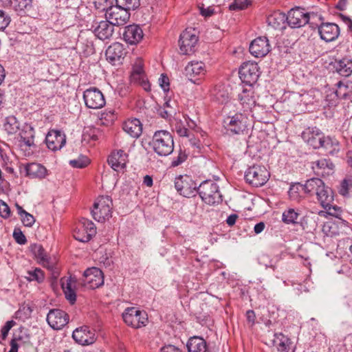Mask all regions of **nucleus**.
Instances as JSON below:
<instances>
[{
  "label": "nucleus",
  "mask_w": 352,
  "mask_h": 352,
  "mask_svg": "<svg viewBox=\"0 0 352 352\" xmlns=\"http://www.w3.org/2000/svg\"><path fill=\"white\" fill-rule=\"evenodd\" d=\"M232 89L228 86L221 94V113L223 114V126L225 133L229 135L242 133L246 129L244 117L241 113H237L236 106L232 99Z\"/></svg>",
  "instance_id": "obj_1"
},
{
  "label": "nucleus",
  "mask_w": 352,
  "mask_h": 352,
  "mask_svg": "<svg viewBox=\"0 0 352 352\" xmlns=\"http://www.w3.org/2000/svg\"><path fill=\"white\" fill-rule=\"evenodd\" d=\"M304 192L310 195H316L321 206L331 215H336L340 208L333 206V191L324 185L323 181L319 178L313 177L306 181L304 184Z\"/></svg>",
  "instance_id": "obj_2"
},
{
  "label": "nucleus",
  "mask_w": 352,
  "mask_h": 352,
  "mask_svg": "<svg viewBox=\"0 0 352 352\" xmlns=\"http://www.w3.org/2000/svg\"><path fill=\"white\" fill-rule=\"evenodd\" d=\"M150 146L159 156L166 157L174 150V140L172 134L166 130H159L154 133Z\"/></svg>",
  "instance_id": "obj_3"
},
{
  "label": "nucleus",
  "mask_w": 352,
  "mask_h": 352,
  "mask_svg": "<svg viewBox=\"0 0 352 352\" xmlns=\"http://www.w3.org/2000/svg\"><path fill=\"white\" fill-rule=\"evenodd\" d=\"M197 193L206 204L215 205L220 202L219 186L211 179L202 182L198 186Z\"/></svg>",
  "instance_id": "obj_4"
},
{
  "label": "nucleus",
  "mask_w": 352,
  "mask_h": 352,
  "mask_svg": "<svg viewBox=\"0 0 352 352\" xmlns=\"http://www.w3.org/2000/svg\"><path fill=\"white\" fill-rule=\"evenodd\" d=\"M112 205V200L109 196H101L97 198L91 210L93 218L98 222L109 219L111 217Z\"/></svg>",
  "instance_id": "obj_5"
},
{
  "label": "nucleus",
  "mask_w": 352,
  "mask_h": 352,
  "mask_svg": "<svg viewBox=\"0 0 352 352\" xmlns=\"http://www.w3.org/2000/svg\"><path fill=\"white\" fill-rule=\"evenodd\" d=\"M198 41L197 31L195 29L186 28L179 36L180 53L184 55L192 54L197 49Z\"/></svg>",
  "instance_id": "obj_6"
},
{
  "label": "nucleus",
  "mask_w": 352,
  "mask_h": 352,
  "mask_svg": "<svg viewBox=\"0 0 352 352\" xmlns=\"http://www.w3.org/2000/svg\"><path fill=\"white\" fill-rule=\"evenodd\" d=\"M270 177V173L263 166L254 165L245 171V179L248 184L254 187H261L266 184Z\"/></svg>",
  "instance_id": "obj_7"
},
{
  "label": "nucleus",
  "mask_w": 352,
  "mask_h": 352,
  "mask_svg": "<svg viewBox=\"0 0 352 352\" xmlns=\"http://www.w3.org/2000/svg\"><path fill=\"white\" fill-rule=\"evenodd\" d=\"M260 68L256 63L245 62L239 68V74L242 82L252 86L260 76Z\"/></svg>",
  "instance_id": "obj_8"
},
{
  "label": "nucleus",
  "mask_w": 352,
  "mask_h": 352,
  "mask_svg": "<svg viewBox=\"0 0 352 352\" xmlns=\"http://www.w3.org/2000/svg\"><path fill=\"white\" fill-rule=\"evenodd\" d=\"M198 186L188 175H179L175 179V187L177 191L185 197H192L197 193Z\"/></svg>",
  "instance_id": "obj_9"
},
{
  "label": "nucleus",
  "mask_w": 352,
  "mask_h": 352,
  "mask_svg": "<svg viewBox=\"0 0 352 352\" xmlns=\"http://www.w3.org/2000/svg\"><path fill=\"white\" fill-rule=\"evenodd\" d=\"M96 234V228L95 224L90 220L82 218L74 231V236L75 239L86 243Z\"/></svg>",
  "instance_id": "obj_10"
},
{
  "label": "nucleus",
  "mask_w": 352,
  "mask_h": 352,
  "mask_svg": "<svg viewBox=\"0 0 352 352\" xmlns=\"http://www.w3.org/2000/svg\"><path fill=\"white\" fill-rule=\"evenodd\" d=\"M85 106L89 109H98L102 108L106 100L102 91L96 87H90L83 92Z\"/></svg>",
  "instance_id": "obj_11"
},
{
  "label": "nucleus",
  "mask_w": 352,
  "mask_h": 352,
  "mask_svg": "<svg viewBox=\"0 0 352 352\" xmlns=\"http://www.w3.org/2000/svg\"><path fill=\"white\" fill-rule=\"evenodd\" d=\"M122 318L127 325L135 329L145 326L147 321L145 313L135 307L126 308L122 314Z\"/></svg>",
  "instance_id": "obj_12"
},
{
  "label": "nucleus",
  "mask_w": 352,
  "mask_h": 352,
  "mask_svg": "<svg viewBox=\"0 0 352 352\" xmlns=\"http://www.w3.org/2000/svg\"><path fill=\"white\" fill-rule=\"evenodd\" d=\"M143 65L142 59L138 58L135 60L130 76V81L131 83L138 85L148 91L151 90V85L144 73Z\"/></svg>",
  "instance_id": "obj_13"
},
{
  "label": "nucleus",
  "mask_w": 352,
  "mask_h": 352,
  "mask_svg": "<svg viewBox=\"0 0 352 352\" xmlns=\"http://www.w3.org/2000/svg\"><path fill=\"white\" fill-rule=\"evenodd\" d=\"M72 338L76 342L82 346L93 344L97 340L95 329L86 325L76 328L73 331Z\"/></svg>",
  "instance_id": "obj_14"
},
{
  "label": "nucleus",
  "mask_w": 352,
  "mask_h": 352,
  "mask_svg": "<svg viewBox=\"0 0 352 352\" xmlns=\"http://www.w3.org/2000/svg\"><path fill=\"white\" fill-rule=\"evenodd\" d=\"M105 17L111 24L119 26L127 23L130 13L116 3V6H109L107 9Z\"/></svg>",
  "instance_id": "obj_15"
},
{
  "label": "nucleus",
  "mask_w": 352,
  "mask_h": 352,
  "mask_svg": "<svg viewBox=\"0 0 352 352\" xmlns=\"http://www.w3.org/2000/svg\"><path fill=\"white\" fill-rule=\"evenodd\" d=\"M309 20V14L304 8L291 9L287 14V23L292 28H298L306 25Z\"/></svg>",
  "instance_id": "obj_16"
},
{
  "label": "nucleus",
  "mask_w": 352,
  "mask_h": 352,
  "mask_svg": "<svg viewBox=\"0 0 352 352\" xmlns=\"http://www.w3.org/2000/svg\"><path fill=\"white\" fill-rule=\"evenodd\" d=\"M83 276V284L89 289H94L104 284L103 273L98 267L88 268L85 271Z\"/></svg>",
  "instance_id": "obj_17"
},
{
  "label": "nucleus",
  "mask_w": 352,
  "mask_h": 352,
  "mask_svg": "<svg viewBox=\"0 0 352 352\" xmlns=\"http://www.w3.org/2000/svg\"><path fill=\"white\" fill-rule=\"evenodd\" d=\"M249 50L254 57H265L271 51L268 38L266 36L256 38L251 42Z\"/></svg>",
  "instance_id": "obj_18"
},
{
  "label": "nucleus",
  "mask_w": 352,
  "mask_h": 352,
  "mask_svg": "<svg viewBox=\"0 0 352 352\" xmlns=\"http://www.w3.org/2000/svg\"><path fill=\"white\" fill-rule=\"evenodd\" d=\"M47 322L54 329H60L69 321L68 315L63 310L58 309H51L47 315Z\"/></svg>",
  "instance_id": "obj_19"
},
{
  "label": "nucleus",
  "mask_w": 352,
  "mask_h": 352,
  "mask_svg": "<svg viewBox=\"0 0 352 352\" xmlns=\"http://www.w3.org/2000/svg\"><path fill=\"white\" fill-rule=\"evenodd\" d=\"M30 249L41 265L51 271H54L56 269V261L47 256L41 245L37 243L32 244Z\"/></svg>",
  "instance_id": "obj_20"
},
{
  "label": "nucleus",
  "mask_w": 352,
  "mask_h": 352,
  "mask_svg": "<svg viewBox=\"0 0 352 352\" xmlns=\"http://www.w3.org/2000/svg\"><path fill=\"white\" fill-rule=\"evenodd\" d=\"M324 134L317 127H309L302 131L301 137L314 149L321 148V143Z\"/></svg>",
  "instance_id": "obj_21"
},
{
  "label": "nucleus",
  "mask_w": 352,
  "mask_h": 352,
  "mask_svg": "<svg viewBox=\"0 0 352 352\" xmlns=\"http://www.w3.org/2000/svg\"><path fill=\"white\" fill-rule=\"evenodd\" d=\"M45 143L47 148L53 151L62 148L66 143V136L60 131L51 130L45 138Z\"/></svg>",
  "instance_id": "obj_22"
},
{
  "label": "nucleus",
  "mask_w": 352,
  "mask_h": 352,
  "mask_svg": "<svg viewBox=\"0 0 352 352\" xmlns=\"http://www.w3.org/2000/svg\"><path fill=\"white\" fill-rule=\"evenodd\" d=\"M320 38L326 42L335 41L340 34V28L333 23H322L318 26Z\"/></svg>",
  "instance_id": "obj_23"
},
{
  "label": "nucleus",
  "mask_w": 352,
  "mask_h": 352,
  "mask_svg": "<svg viewBox=\"0 0 352 352\" xmlns=\"http://www.w3.org/2000/svg\"><path fill=\"white\" fill-rule=\"evenodd\" d=\"M144 33L138 25H129L124 28L123 39L130 45H136L143 38Z\"/></svg>",
  "instance_id": "obj_24"
},
{
  "label": "nucleus",
  "mask_w": 352,
  "mask_h": 352,
  "mask_svg": "<svg viewBox=\"0 0 352 352\" xmlns=\"http://www.w3.org/2000/svg\"><path fill=\"white\" fill-rule=\"evenodd\" d=\"M107 60L113 65L120 64L125 55L124 48L122 44L114 43L106 50Z\"/></svg>",
  "instance_id": "obj_25"
},
{
  "label": "nucleus",
  "mask_w": 352,
  "mask_h": 352,
  "mask_svg": "<svg viewBox=\"0 0 352 352\" xmlns=\"http://www.w3.org/2000/svg\"><path fill=\"white\" fill-rule=\"evenodd\" d=\"M238 97L244 111L251 110L252 108L255 106L256 99L252 86L243 88L242 91L239 94Z\"/></svg>",
  "instance_id": "obj_26"
},
{
  "label": "nucleus",
  "mask_w": 352,
  "mask_h": 352,
  "mask_svg": "<svg viewBox=\"0 0 352 352\" xmlns=\"http://www.w3.org/2000/svg\"><path fill=\"white\" fill-rule=\"evenodd\" d=\"M128 155L122 150H119L111 154L108 157V164L116 171L122 170L126 167Z\"/></svg>",
  "instance_id": "obj_27"
},
{
  "label": "nucleus",
  "mask_w": 352,
  "mask_h": 352,
  "mask_svg": "<svg viewBox=\"0 0 352 352\" xmlns=\"http://www.w3.org/2000/svg\"><path fill=\"white\" fill-rule=\"evenodd\" d=\"M205 74V64L201 61H191L185 67V75L189 80L195 83V78Z\"/></svg>",
  "instance_id": "obj_28"
},
{
  "label": "nucleus",
  "mask_w": 352,
  "mask_h": 352,
  "mask_svg": "<svg viewBox=\"0 0 352 352\" xmlns=\"http://www.w3.org/2000/svg\"><path fill=\"white\" fill-rule=\"evenodd\" d=\"M333 164L327 159H320L312 162V168L317 175L325 176L333 173Z\"/></svg>",
  "instance_id": "obj_29"
},
{
  "label": "nucleus",
  "mask_w": 352,
  "mask_h": 352,
  "mask_svg": "<svg viewBox=\"0 0 352 352\" xmlns=\"http://www.w3.org/2000/svg\"><path fill=\"white\" fill-rule=\"evenodd\" d=\"M25 170L26 176L32 179H43L47 174V170L44 166L35 162L28 164Z\"/></svg>",
  "instance_id": "obj_30"
},
{
  "label": "nucleus",
  "mask_w": 352,
  "mask_h": 352,
  "mask_svg": "<svg viewBox=\"0 0 352 352\" xmlns=\"http://www.w3.org/2000/svg\"><path fill=\"white\" fill-rule=\"evenodd\" d=\"M113 25L109 20L101 21L94 30L96 36L100 40L109 38L113 33Z\"/></svg>",
  "instance_id": "obj_31"
},
{
  "label": "nucleus",
  "mask_w": 352,
  "mask_h": 352,
  "mask_svg": "<svg viewBox=\"0 0 352 352\" xmlns=\"http://www.w3.org/2000/svg\"><path fill=\"white\" fill-rule=\"evenodd\" d=\"M123 130L133 138H138L142 131V124L140 120L134 118L124 122Z\"/></svg>",
  "instance_id": "obj_32"
},
{
  "label": "nucleus",
  "mask_w": 352,
  "mask_h": 352,
  "mask_svg": "<svg viewBox=\"0 0 352 352\" xmlns=\"http://www.w3.org/2000/svg\"><path fill=\"white\" fill-rule=\"evenodd\" d=\"M321 144V148L331 155L338 153L340 150V144L335 137L324 135Z\"/></svg>",
  "instance_id": "obj_33"
},
{
  "label": "nucleus",
  "mask_w": 352,
  "mask_h": 352,
  "mask_svg": "<svg viewBox=\"0 0 352 352\" xmlns=\"http://www.w3.org/2000/svg\"><path fill=\"white\" fill-rule=\"evenodd\" d=\"M334 68L340 76L348 77L352 74V60L349 58L336 60Z\"/></svg>",
  "instance_id": "obj_34"
},
{
  "label": "nucleus",
  "mask_w": 352,
  "mask_h": 352,
  "mask_svg": "<svg viewBox=\"0 0 352 352\" xmlns=\"http://www.w3.org/2000/svg\"><path fill=\"white\" fill-rule=\"evenodd\" d=\"M268 25L274 29H282L285 28L287 22V15L281 12L276 11L269 15L267 18Z\"/></svg>",
  "instance_id": "obj_35"
},
{
  "label": "nucleus",
  "mask_w": 352,
  "mask_h": 352,
  "mask_svg": "<svg viewBox=\"0 0 352 352\" xmlns=\"http://www.w3.org/2000/svg\"><path fill=\"white\" fill-rule=\"evenodd\" d=\"M188 352H207L206 341L200 337H192L187 343Z\"/></svg>",
  "instance_id": "obj_36"
},
{
  "label": "nucleus",
  "mask_w": 352,
  "mask_h": 352,
  "mask_svg": "<svg viewBox=\"0 0 352 352\" xmlns=\"http://www.w3.org/2000/svg\"><path fill=\"white\" fill-rule=\"evenodd\" d=\"M272 342L273 346L280 352L288 351L289 350L290 340L281 333H275Z\"/></svg>",
  "instance_id": "obj_37"
},
{
  "label": "nucleus",
  "mask_w": 352,
  "mask_h": 352,
  "mask_svg": "<svg viewBox=\"0 0 352 352\" xmlns=\"http://www.w3.org/2000/svg\"><path fill=\"white\" fill-rule=\"evenodd\" d=\"M332 95L340 99H349L352 95V87L348 84L339 81L337 83V89Z\"/></svg>",
  "instance_id": "obj_38"
},
{
  "label": "nucleus",
  "mask_w": 352,
  "mask_h": 352,
  "mask_svg": "<svg viewBox=\"0 0 352 352\" xmlns=\"http://www.w3.org/2000/svg\"><path fill=\"white\" fill-rule=\"evenodd\" d=\"M26 133L27 132H25L21 134L19 146L21 150L26 151L28 148L27 155H30L32 153L31 148L35 147V144L34 143V135L33 132L32 131H30V135L28 136L25 135Z\"/></svg>",
  "instance_id": "obj_39"
},
{
  "label": "nucleus",
  "mask_w": 352,
  "mask_h": 352,
  "mask_svg": "<svg viewBox=\"0 0 352 352\" xmlns=\"http://www.w3.org/2000/svg\"><path fill=\"white\" fill-rule=\"evenodd\" d=\"M300 214L294 208L285 210L282 214V221L285 224L296 225L298 223V219Z\"/></svg>",
  "instance_id": "obj_40"
},
{
  "label": "nucleus",
  "mask_w": 352,
  "mask_h": 352,
  "mask_svg": "<svg viewBox=\"0 0 352 352\" xmlns=\"http://www.w3.org/2000/svg\"><path fill=\"white\" fill-rule=\"evenodd\" d=\"M12 338L18 342L21 346L30 343V336L28 329L21 327L13 333Z\"/></svg>",
  "instance_id": "obj_41"
},
{
  "label": "nucleus",
  "mask_w": 352,
  "mask_h": 352,
  "mask_svg": "<svg viewBox=\"0 0 352 352\" xmlns=\"http://www.w3.org/2000/svg\"><path fill=\"white\" fill-rule=\"evenodd\" d=\"M298 223H300L302 230L306 232H312L317 228V221L315 217H304Z\"/></svg>",
  "instance_id": "obj_42"
},
{
  "label": "nucleus",
  "mask_w": 352,
  "mask_h": 352,
  "mask_svg": "<svg viewBox=\"0 0 352 352\" xmlns=\"http://www.w3.org/2000/svg\"><path fill=\"white\" fill-rule=\"evenodd\" d=\"M25 278L29 282L36 281L38 283H42L45 280V274L40 268L35 267L28 270Z\"/></svg>",
  "instance_id": "obj_43"
},
{
  "label": "nucleus",
  "mask_w": 352,
  "mask_h": 352,
  "mask_svg": "<svg viewBox=\"0 0 352 352\" xmlns=\"http://www.w3.org/2000/svg\"><path fill=\"white\" fill-rule=\"evenodd\" d=\"M62 288L67 300H68L71 304H74L76 300V294L75 291L72 289L71 279H67L66 283L62 280Z\"/></svg>",
  "instance_id": "obj_44"
},
{
  "label": "nucleus",
  "mask_w": 352,
  "mask_h": 352,
  "mask_svg": "<svg viewBox=\"0 0 352 352\" xmlns=\"http://www.w3.org/2000/svg\"><path fill=\"white\" fill-rule=\"evenodd\" d=\"M119 6L129 12L130 10H135L140 6V0H116Z\"/></svg>",
  "instance_id": "obj_45"
},
{
  "label": "nucleus",
  "mask_w": 352,
  "mask_h": 352,
  "mask_svg": "<svg viewBox=\"0 0 352 352\" xmlns=\"http://www.w3.org/2000/svg\"><path fill=\"white\" fill-rule=\"evenodd\" d=\"M252 0H234L229 6V10L232 11H239L248 8L252 5Z\"/></svg>",
  "instance_id": "obj_46"
},
{
  "label": "nucleus",
  "mask_w": 352,
  "mask_h": 352,
  "mask_svg": "<svg viewBox=\"0 0 352 352\" xmlns=\"http://www.w3.org/2000/svg\"><path fill=\"white\" fill-rule=\"evenodd\" d=\"M10 3L16 11L29 10L32 7L31 0H13Z\"/></svg>",
  "instance_id": "obj_47"
},
{
  "label": "nucleus",
  "mask_w": 352,
  "mask_h": 352,
  "mask_svg": "<svg viewBox=\"0 0 352 352\" xmlns=\"http://www.w3.org/2000/svg\"><path fill=\"white\" fill-rule=\"evenodd\" d=\"M90 163L89 158L85 155H80L77 159L69 161V164L76 168H83Z\"/></svg>",
  "instance_id": "obj_48"
},
{
  "label": "nucleus",
  "mask_w": 352,
  "mask_h": 352,
  "mask_svg": "<svg viewBox=\"0 0 352 352\" xmlns=\"http://www.w3.org/2000/svg\"><path fill=\"white\" fill-rule=\"evenodd\" d=\"M175 131L180 137L190 138L191 135L186 124H184V122L181 120L176 122L175 125Z\"/></svg>",
  "instance_id": "obj_49"
},
{
  "label": "nucleus",
  "mask_w": 352,
  "mask_h": 352,
  "mask_svg": "<svg viewBox=\"0 0 352 352\" xmlns=\"http://www.w3.org/2000/svg\"><path fill=\"white\" fill-rule=\"evenodd\" d=\"M352 188V179L350 178H345L342 180L339 189V192L343 196H347L349 193V190Z\"/></svg>",
  "instance_id": "obj_50"
},
{
  "label": "nucleus",
  "mask_w": 352,
  "mask_h": 352,
  "mask_svg": "<svg viewBox=\"0 0 352 352\" xmlns=\"http://www.w3.org/2000/svg\"><path fill=\"white\" fill-rule=\"evenodd\" d=\"M16 324V322L14 320H8L6 322V324L2 327L1 329V336L0 339L1 340H5L8 335L10 330ZM0 342L1 341L0 340Z\"/></svg>",
  "instance_id": "obj_51"
},
{
  "label": "nucleus",
  "mask_w": 352,
  "mask_h": 352,
  "mask_svg": "<svg viewBox=\"0 0 352 352\" xmlns=\"http://www.w3.org/2000/svg\"><path fill=\"white\" fill-rule=\"evenodd\" d=\"M300 190L304 191V184L297 183L290 186L288 193L290 197L296 199Z\"/></svg>",
  "instance_id": "obj_52"
},
{
  "label": "nucleus",
  "mask_w": 352,
  "mask_h": 352,
  "mask_svg": "<svg viewBox=\"0 0 352 352\" xmlns=\"http://www.w3.org/2000/svg\"><path fill=\"white\" fill-rule=\"evenodd\" d=\"M11 21L10 17L3 10H0V30H4Z\"/></svg>",
  "instance_id": "obj_53"
},
{
  "label": "nucleus",
  "mask_w": 352,
  "mask_h": 352,
  "mask_svg": "<svg viewBox=\"0 0 352 352\" xmlns=\"http://www.w3.org/2000/svg\"><path fill=\"white\" fill-rule=\"evenodd\" d=\"M187 159V155L185 152L180 151L178 155L174 157L171 162V166L173 167L178 166L184 162Z\"/></svg>",
  "instance_id": "obj_54"
},
{
  "label": "nucleus",
  "mask_w": 352,
  "mask_h": 352,
  "mask_svg": "<svg viewBox=\"0 0 352 352\" xmlns=\"http://www.w3.org/2000/svg\"><path fill=\"white\" fill-rule=\"evenodd\" d=\"M21 220L23 224L26 227H32L35 222L34 216L28 212L21 217Z\"/></svg>",
  "instance_id": "obj_55"
},
{
  "label": "nucleus",
  "mask_w": 352,
  "mask_h": 352,
  "mask_svg": "<svg viewBox=\"0 0 352 352\" xmlns=\"http://www.w3.org/2000/svg\"><path fill=\"white\" fill-rule=\"evenodd\" d=\"M158 113L162 118L166 120H170L175 115V111L161 107L158 109Z\"/></svg>",
  "instance_id": "obj_56"
},
{
  "label": "nucleus",
  "mask_w": 352,
  "mask_h": 352,
  "mask_svg": "<svg viewBox=\"0 0 352 352\" xmlns=\"http://www.w3.org/2000/svg\"><path fill=\"white\" fill-rule=\"evenodd\" d=\"M159 84L164 91L166 92L169 91V79L168 76L165 74H162L160 78H159Z\"/></svg>",
  "instance_id": "obj_57"
},
{
  "label": "nucleus",
  "mask_w": 352,
  "mask_h": 352,
  "mask_svg": "<svg viewBox=\"0 0 352 352\" xmlns=\"http://www.w3.org/2000/svg\"><path fill=\"white\" fill-rule=\"evenodd\" d=\"M13 237L16 242L20 245H23L27 242L25 235L19 230H14L13 232Z\"/></svg>",
  "instance_id": "obj_58"
},
{
  "label": "nucleus",
  "mask_w": 352,
  "mask_h": 352,
  "mask_svg": "<svg viewBox=\"0 0 352 352\" xmlns=\"http://www.w3.org/2000/svg\"><path fill=\"white\" fill-rule=\"evenodd\" d=\"M10 210L6 202L0 199V215L3 218L10 217Z\"/></svg>",
  "instance_id": "obj_59"
},
{
  "label": "nucleus",
  "mask_w": 352,
  "mask_h": 352,
  "mask_svg": "<svg viewBox=\"0 0 352 352\" xmlns=\"http://www.w3.org/2000/svg\"><path fill=\"white\" fill-rule=\"evenodd\" d=\"M101 120H105L108 122H112L116 119L114 111L106 110L101 113Z\"/></svg>",
  "instance_id": "obj_60"
},
{
  "label": "nucleus",
  "mask_w": 352,
  "mask_h": 352,
  "mask_svg": "<svg viewBox=\"0 0 352 352\" xmlns=\"http://www.w3.org/2000/svg\"><path fill=\"white\" fill-rule=\"evenodd\" d=\"M200 14L204 17H209L214 13V9L212 6H208L206 8L204 5L199 7Z\"/></svg>",
  "instance_id": "obj_61"
},
{
  "label": "nucleus",
  "mask_w": 352,
  "mask_h": 352,
  "mask_svg": "<svg viewBox=\"0 0 352 352\" xmlns=\"http://www.w3.org/2000/svg\"><path fill=\"white\" fill-rule=\"evenodd\" d=\"M98 131L94 129H89V131H85L84 133H83V140H87V136L89 137V139L94 140V141H96L98 140V135H97V133Z\"/></svg>",
  "instance_id": "obj_62"
},
{
  "label": "nucleus",
  "mask_w": 352,
  "mask_h": 352,
  "mask_svg": "<svg viewBox=\"0 0 352 352\" xmlns=\"http://www.w3.org/2000/svg\"><path fill=\"white\" fill-rule=\"evenodd\" d=\"M94 4L96 9L100 10H107L108 0H94Z\"/></svg>",
  "instance_id": "obj_63"
},
{
  "label": "nucleus",
  "mask_w": 352,
  "mask_h": 352,
  "mask_svg": "<svg viewBox=\"0 0 352 352\" xmlns=\"http://www.w3.org/2000/svg\"><path fill=\"white\" fill-rule=\"evenodd\" d=\"M160 352H182V350L173 344H167L160 349Z\"/></svg>",
  "instance_id": "obj_64"
}]
</instances>
